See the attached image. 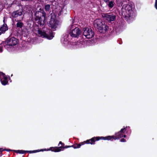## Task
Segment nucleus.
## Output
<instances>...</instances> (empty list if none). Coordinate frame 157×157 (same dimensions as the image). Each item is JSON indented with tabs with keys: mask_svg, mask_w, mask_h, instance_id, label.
I'll use <instances>...</instances> for the list:
<instances>
[{
	"mask_svg": "<svg viewBox=\"0 0 157 157\" xmlns=\"http://www.w3.org/2000/svg\"><path fill=\"white\" fill-rule=\"evenodd\" d=\"M94 25L100 33H104L108 29V27L101 20L96 19L94 21Z\"/></svg>",
	"mask_w": 157,
	"mask_h": 157,
	"instance_id": "obj_1",
	"label": "nucleus"
},
{
	"mask_svg": "<svg viewBox=\"0 0 157 157\" xmlns=\"http://www.w3.org/2000/svg\"><path fill=\"white\" fill-rule=\"evenodd\" d=\"M127 127L122 128L118 132L115 134V136H108L106 137L101 136V138L103 140H111L112 141L113 140H116L123 137V135L124 134V132L126 131Z\"/></svg>",
	"mask_w": 157,
	"mask_h": 157,
	"instance_id": "obj_2",
	"label": "nucleus"
},
{
	"mask_svg": "<svg viewBox=\"0 0 157 157\" xmlns=\"http://www.w3.org/2000/svg\"><path fill=\"white\" fill-rule=\"evenodd\" d=\"M122 15L125 17L128 18H129L131 16L133 13L132 7L129 5L127 4L124 5L122 8Z\"/></svg>",
	"mask_w": 157,
	"mask_h": 157,
	"instance_id": "obj_3",
	"label": "nucleus"
},
{
	"mask_svg": "<svg viewBox=\"0 0 157 157\" xmlns=\"http://www.w3.org/2000/svg\"><path fill=\"white\" fill-rule=\"evenodd\" d=\"M70 30L69 34L71 36L74 37H78L81 33V31L77 27H74V25H70L69 28Z\"/></svg>",
	"mask_w": 157,
	"mask_h": 157,
	"instance_id": "obj_4",
	"label": "nucleus"
},
{
	"mask_svg": "<svg viewBox=\"0 0 157 157\" xmlns=\"http://www.w3.org/2000/svg\"><path fill=\"white\" fill-rule=\"evenodd\" d=\"M60 25L59 21L55 17H52L49 22V26L53 30H55Z\"/></svg>",
	"mask_w": 157,
	"mask_h": 157,
	"instance_id": "obj_5",
	"label": "nucleus"
},
{
	"mask_svg": "<svg viewBox=\"0 0 157 157\" xmlns=\"http://www.w3.org/2000/svg\"><path fill=\"white\" fill-rule=\"evenodd\" d=\"M101 16L105 20L110 22L114 21L116 18V15L112 13H102Z\"/></svg>",
	"mask_w": 157,
	"mask_h": 157,
	"instance_id": "obj_6",
	"label": "nucleus"
},
{
	"mask_svg": "<svg viewBox=\"0 0 157 157\" xmlns=\"http://www.w3.org/2000/svg\"><path fill=\"white\" fill-rule=\"evenodd\" d=\"M83 31V35L87 38H91L94 36V33L91 29L88 28H84Z\"/></svg>",
	"mask_w": 157,
	"mask_h": 157,
	"instance_id": "obj_7",
	"label": "nucleus"
},
{
	"mask_svg": "<svg viewBox=\"0 0 157 157\" xmlns=\"http://www.w3.org/2000/svg\"><path fill=\"white\" fill-rule=\"evenodd\" d=\"M18 43V40L14 37H12L8 40L6 44L9 46H13Z\"/></svg>",
	"mask_w": 157,
	"mask_h": 157,
	"instance_id": "obj_8",
	"label": "nucleus"
},
{
	"mask_svg": "<svg viewBox=\"0 0 157 157\" xmlns=\"http://www.w3.org/2000/svg\"><path fill=\"white\" fill-rule=\"evenodd\" d=\"M52 31H51L50 33L48 35L46 33L43 32L40 30H38V33L40 35V36L43 37H45L49 40L52 39L54 37L53 34L51 33Z\"/></svg>",
	"mask_w": 157,
	"mask_h": 157,
	"instance_id": "obj_9",
	"label": "nucleus"
},
{
	"mask_svg": "<svg viewBox=\"0 0 157 157\" xmlns=\"http://www.w3.org/2000/svg\"><path fill=\"white\" fill-rule=\"evenodd\" d=\"M0 79L1 82L3 85H5L8 83V80L7 77L4 73L0 72Z\"/></svg>",
	"mask_w": 157,
	"mask_h": 157,
	"instance_id": "obj_10",
	"label": "nucleus"
},
{
	"mask_svg": "<svg viewBox=\"0 0 157 157\" xmlns=\"http://www.w3.org/2000/svg\"><path fill=\"white\" fill-rule=\"evenodd\" d=\"M101 137H94L90 139L87 140L86 141V142L87 144H94L95 140H98L100 139H102L101 138Z\"/></svg>",
	"mask_w": 157,
	"mask_h": 157,
	"instance_id": "obj_11",
	"label": "nucleus"
},
{
	"mask_svg": "<svg viewBox=\"0 0 157 157\" xmlns=\"http://www.w3.org/2000/svg\"><path fill=\"white\" fill-rule=\"evenodd\" d=\"M22 14V10H17L12 13L11 15L13 17H17L18 16H21Z\"/></svg>",
	"mask_w": 157,
	"mask_h": 157,
	"instance_id": "obj_12",
	"label": "nucleus"
},
{
	"mask_svg": "<svg viewBox=\"0 0 157 157\" xmlns=\"http://www.w3.org/2000/svg\"><path fill=\"white\" fill-rule=\"evenodd\" d=\"M68 36L66 35L62 37L61 42L62 44L66 45L68 44Z\"/></svg>",
	"mask_w": 157,
	"mask_h": 157,
	"instance_id": "obj_13",
	"label": "nucleus"
},
{
	"mask_svg": "<svg viewBox=\"0 0 157 157\" xmlns=\"http://www.w3.org/2000/svg\"><path fill=\"white\" fill-rule=\"evenodd\" d=\"M8 29V28L6 24H4L0 28V30H1L2 33L6 31Z\"/></svg>",
	"mask_w": 157,
	"mask_h": 157,
	"instance_id": "obj_14",
	"label": "nucleus"
},
{
	"mask_svg": "<svg viewBox=\"0 0 157 157\" xmlns=\"http://www.w3.org/2000/svg\"><path fill=\"white\" fill-rule=\"evenodd\" d=\"M62 147H52L51 148V150L52 151L55 152H58L60 151L61 150Z\"/></svg>",
	"mask_w": 157,
	"mask_h": 157,
	"instance_id": "obj_15",
	"label": "nucleus"
},
{
	"mask_svg": "<svg viewBox=\"0 0 157 157\" xmlns=\"http://www.w3.org/2000/svg\"><path fill=\"white\" fill-rule=\"evenodd\" d=\"M14 151L16 153H19L20 154H24L26 152H29L30 153H31V152L32 151H27L21 150H14Z\"/></svg>",
	"mask_w": 157,
	"mask_h": 157,
	"instance_id": "obj_16",
	"label": "nucleus"
},
{
	"mask_svg": "<svg viewBox=\"0 0 157 157\" xmlns=\"http://www.w3.org/2000/svg\"><path fill=\"white\" fill-rule=\"evenodd\" d=\"M17 23L16 24V26L20 28H21L23 25V23L21 21H17Z\"/></svg>",
	"mask_w": 157,
	"mask_h": 157,
	"instance_id": "obj_17",
	"label": "nucleus"
},
{
	"mask_svg": "<svg viewBox=\"0 0 157 157\" xmlns=\"http://www.w3.org/2000/svg\"><path fill=\"white\" fill-rule=\"evenodd\" d=\"M114 2L113 1H110L109 2L108 6L110 8H112L114 6Z\"/></svg>",
	"mask_w": 157,
	"mask_h": 157,
	"instance_id": "obj_18",
	"label": "nucleus"
},
{
	"mask_svg": "<svg viewBox=\"0 0 157 157\" xmlns=\"http://www.w3.org/2000/svg\"><path fill=\"white\" fill-rule=\"evenodd\" d=\"M50 5L49 4L46 5L45 6V9L46 11H49L50 10Z\"/></svg>",
	"mask_w": 157,
	"mask_h": 157,
	"instance_id": "obj_19",
	"label": "nucleus"
},
{
	"mask_svg": "<svg viewBox=\"0 0 157 157\" xmlns=\"http://www.w3.org/2000/svg\"><path fill=\"white\" fill-rule=\"evenodd\" d=\"M3 45L2 44H0V52H2L3 51Z\"/></svg>",
	"mask_w": 157,
	"mask_h": 157,
	"instance_id": "obj_20",
	"label": "nucleus"
},
{
	"mask_svg": "<svg viewBox=\"0 0 157 157\" xmlns=\"http://www.w3.org/2000/svg\"><path fill=\"white\" fill-rule=\"evenodd\" d=\"M81 144H78L76 146H75L74 147V148H80V146H81Z\"/></svg>",
	"mask_w": 157,
	"mask_h": 157,
	"instance_id": "obj_21",
	"label": "nucleus"
},
{
	"mask_svg": "<svg viewBox=\"0 0 157 157\" xmlns=\"http://www.w3.org/2000/svg\"><path fill=\"white\" fill-rule=\"evenodd\" d=\"M120 141L121 142H125L126 140L122 138L121 140Z\"/></svg>",
	"mask_w": 157,
	"mask_h": 157,
	"instance_id": "obj_22",
	"label": "nucleus"
},
{
	"mask_svg": "<svg viewBox=\"0 0 157 157\" xmlns=\"http://www.w3.org/2000/svg\"><path fill=\"white\" fill-rule=\"evenodd\" d=\"M155 7L156 9H157V0H156L155 1Z\"/></svg>",
	"mask_w": 157,
	"mask_h": 157,
	"instance_id": "obj_23",
	"label": "nucleus"
},
{
	"mask_svg": "<svg viewBox=\"0 0 157 157\" xmlns=\"http://www.w3.org/2000/svg\"><path fill=\"white\" fill-rule=\"evenodd\" d=\"M6 20H5V17H4V19L3 20V22H4V24H5V23L6 22Z\"/></svg>",
	"mask_w": 157,
	"mask_h": 157,
	"instance_id": "obj_24",
	"label": "nucleus"
},
{
	"mask_svg": "<svg viewBox=\"0 0 157 157\" xmlns=\"http://www.w3.org/2000/svg\"><path fill=\"white\" fill-rule=\"evenodd\" d=\"M43 15L44 17V18H45V17L46 14L44 12L43 13Z\"/></svg>",
	"mask_w": 157,
	"mask_h": 157,
	"instance_id": "obj_25",
	"label": "nucleus"
},
{
	"mask_svg": "<svg viewBox=\"0 0 157 157\" xmlns=\"http://www.w3.org/2000/svg\"><path fill=\"white\" fill-rule=\"evenodd\" d=\"M109 1V0H103V1L106 3H107Z\"/></svg>",
	"mask_w": 157,
	"mask_h": 157,
	"instance_id": "obj_26",
	"label": "nucleus"
},
{
	"mask_svg": "<svg viewBox=\"0 0 157 157\" xmlns=\"http://www.w3.org/2000/svg\"><path fill=\"white\" fill-rule=\"evenodd\" d=\"M38 20H39V21H40L41 20V17H38Z\"/></svg>",
	"mask_w": 157,
	"mask_h": 157,
	"instance_id": "obj_27",
	"label": "nucleus"
},
{
	"mask_svg": "<svg viewBox=\"0 0 157 157\" xmlns=\"http://www.w3.org/2000/svg\"><path fill=\"white\" fill-rule=\"evenodd\" d=\"M59 144H63V143L61 142V141H60L59 142Z\"/></svg>",
	"mask_w": 157,
	"mask_h": 157,
	"instance_id": "obj_28",
	"label": "nucleus"
},
{
	"mask_svg": "<svg viewBox=\"0 0 157 157\" xmlns=\"http://www.w3.org/2000/svg\"><path fill=\"white\" fill-rule=\"evenodd\" d=\"M123 137L125 138L126 137V136L125 135H124V134L123 135Z\"/></svg>",
	"mask_w": 157,
	"mask_h": 157,
	"instance_id": "obj_29",
	"label": "nucleus"
},
{
	"mask_svg": "<svg viewBox=\"0 0 157 157\" xmlns=\"http://www.w3.org/2000/svg\"><path fill=\"white\" fill-rule=\"evenodd\" d=\"M2 32L1 31V30H0V35L2 34Z\"/></svg>",
	"mask_w": 157,
	"mask_h": 157,
	"instance_id": "obj_30",
	"label": "nucleus"
},
{
	"mask_svg": "<svg viewBox=\"0 0 157 157\" xmlns=\"http://www.w3.org/2000/svg\"><path fill=\"white\" fill-rule=\"evenodd\" d=\"M3 151V150L2 149H0V151Z\"/></svg>",
	"mask_w": 157,
	"mask_h": 157,
	"instance_id": "obj_31",
	"label": "nucleus"
},
{
	"mask_svg": "<svg viewBox=\"0 0 157 157\" xmlns=\"http://www.w3.org/2000/svg\"><path fill=\"white\" fill-rule=\"evenodd\" d=\"M70 147V146H67L66 147H65L66 148H67V147Z\"/></svg>",
	"mask_w": 157,
	"mask_h": 157,
	"instance_id": "obj_32",
	"label": "nucleus"
},
{
	"mask_svg": "<svg viewBox=\"0 0 157 157\" xmlns=\"http://www.w3.org/2000/svg\"><path fill=\"white\" fill-rule=\"evenodd\" d=\"M6 150L7 151H10V150Z\"/></svg>",
	"mask_w": 157,
	"mask_h": 157,
	"instance_id": "obj_33",
	"label": "nucleus"
}]
</instances>
